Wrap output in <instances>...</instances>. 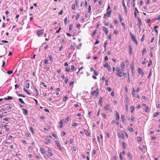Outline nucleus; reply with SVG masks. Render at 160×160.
Returning <instances> with one entry per match:
<instances>
[{
    "label": "nucleus",
    "instance_id": "obj_23",
    "mask_svg": "<svg viewBox=\"0 0 160 160\" xmlns=\"http://www.w3.org/2000/svg\"><path fill=\"white\" fill-rule=\"evenodd\" d=\"M128 130L131 132H132L134 131L133 129L132 128H131L129 127H128Z\"/></svg>",
    "mask_w": 160,
    "mask_h": 160
},
{
    "label": "nucleus",
    "instance_id": "obj_45",
    "mask_svg": "<svg viewBox=\"0 0 160 160\" xmlns=\"http://www.w3.org/2000/svg\"><path fill=\"white\" fill-rule=\"evenodd\" d=\"M17 95H18L19 97H23V98H25L26 97L25 96L23 95L22 94H18Z\"/></svg>",
    "mask_w": 160,
    "mask_h": 160
},
{
    "label": "nucleus",
    "instance_id": "obj_51",
    "mask_svg": "<svg viewBox=\"0 0 160 160\" xmlns=\"http://www.w3.org/2000/svg\"><path fill=\"white\" fill-rule=\"evenodd\" d=\"M13 72V71H8L7 72V73L8 74H12Z\"/></svg>",
    "mask_w": 160,
    "mask_h": 160
},
{
    "label": "nucleus",
    "instance_id": "obj_7",
    "mask_svg": "<svg viewBox=\"0 0 160 160\" xmlns=\"http://www.w3.org/2000/svg\"><path fill=\"white\" fill-rule=\"evenodd\" d=\"M104 67L106 68L109 72H110L111 70V68L110 66L108 63H106L104 66Z\"/></svg>",
    "mask_w": 160,
    "mask_h": 160
},
{
    "label": "nucleus",
    "instance_id": "obj_39",
    "mask_svg": "<svg viewBox=\"0 0 160 160\" xmlns=\"http://www.w3.org/2000/svg\"><path fill=\"white\" fill-rule=\"evenodd\" d=\"M68 98V97L67 96H65L63 98V102H65L66 101L67 99Z\"/></svg>",
    "mask_w": 160,
    "mask_h": 160
},
{
    "label": "nucleus",
    "instance_id": "obj_34",
    "mask_svg": "<svg viewBox=\"0 0 160 160\" xmlns=\"http://www.w3.org/2000/svg\"><path fill=\"white\" fill-rule=\"evenodd\" d=\"M152 61L151 60H150L149 61V62L148 63V67H149L152 64Z\"/></svg>",
    "mask_w": 160,
    "mask_h": 160
},
{
    "label": "nucleus",
    "instance_id": "obj_48",
    "mask_svg": "<svg viewBox=\"0 0 160 160\" xmlns=\"http://www.w3.org/2000/svg\"><path fill=\"white\" fill-rule=\"evenodd\" d=\"M118 15H119V18L120 22H122V17H121L120 14H119Z\"/></svg>",
    "mask_w": 160,
    "mask_h": 160
},
{
    "label": "nucleus",
    "instance_id": "obj_10",
    "mask_svg": "<svg viewBox=\"0 0 160 160\" xmlns=\"http://www.w3.org/2000/svg\"><path fill=\"white\" fill-rule=\"evenodd\" d=\"M138 74H141L142 76H143L144 75V72L142 70V69L140 68H138Z\"/></svg>",
    "mask_w": 160,
    "mask_h": 160
},
{
    "label": "nucleus",
    "instance_id": "obj_37",
    "mask_svg": "<svg viewBox=\"0 0 160 160\" xmlns=\"http://www.w3.org/2000/svg\"><path fill=\"white\" fill-rule=\"evenodd\" d=\"M128 104H125V107L126 109V111H128Z\"/></svg>",
    "mask_w": 160,
    "mask_h": 160
},
{
    "label": "nucleus",
    "instance_id": "obj_18",
    "mask_svg": "<svg viewBox=\"0 0 160 160\" xmlns=\"http://www.w3.org/2000/svg\"><path fill=\"white\" fill-rule=\"evenodd\" d=\"M120 66L121 68L124 69L125 68V64L124 62H122L121 63Z\"/></svg>",
    "mask_w": 160,
    "mask_h": 160
},
{
    "label": "nucleus",
    "instance_id": "obj_25",
    "mask_svg": "<svg viewBox=\"0 0 160 160\" xmlns=\"http://www.w3.org/2000/svg\"><path fill=\"white\" fill-rule=\"evenodd\" d=\"M45 140L47 141L48 142L50 143L51 141H52L51 139L49 138L48 137H47L45 138Z\"/></svg>",
    "mask_w": 160,
    "mask_h": 160
},
{
    "label": "nucleus",
    "instance_id": "obj_2",
    "mask_svg": "<svg viewBox=\"0 0 160 160\" xmlns=\"http://www.w3.org/2000/svg\"><path fill=\"white\" fill-rule=\"evenodd\" d=\"M91 95L92 96L95 95V98H97L99 94V90L98 88L91 92Z\"/></svg>",
    "mask_w": 160,
    "mask_h": 160
},
{
    "label": "nucleus",
    "instance_id": "obj_27",
    "mask_svg": "<svg viewBox=\"0 0 160 160\" xmlns=\"http://www.w3.org/2000/svg\"><path fill=\"white\" fill-rule=\"evenodd\" d=\"M13 99L12 97L10 96H8L7 98H4L5 100H10L11 99Z\"/></svg>",
    "mask_w": 160,
    "mask_h": 160
},
{
    "label": "nucleus",
    "instance_id": "obj_15",
    "mask_svg": "<svg viewBox=\"0 0 160 160\" xmlns=\"http://www.w3.org/2000/svg\"><path fill=\"white\" fill-rule=\"evenodd\" d=\"M122 5L123 6V7L124 8L125 12H127V7L125 5V4L124 3V1H122Z\"/></svg>",
    "mask_w": 160,
    "mask_h": 160
},
{
    "label": "nucleus",
    "instance_id": "obj_58",
    "mask_svg": "<svg viewBox=\"0 0 160 160\" xmlns=\"http://www.w3.org/2000/svg\"><path fill=\"white\" fill-rule=\"evenodd\" d=\"M68 78H65V81H64L65 83L66 84L68 82Z\"/></svg>",
    "mask_w": 160,
    "mask_h": 160
},
{
    "label": "nucleus",
    "instance_id": "obj_19",
    "mask_svg": "<svg viewBox=\"0 0 160 160\" xmlns=\"http://www.w3.org/2000/svg\"><path fill=\"white\" fill-rule=\"evenodd\" d=\"M135 108L133 106H131L130 107V109L131 110V112L132 113H133L134 112V110Z\"/></svg>",
    "mask_w": 160,
    "mask_h": 160
},
{
    "label": "nucleus",
    "instance_id": "obj_49",
    "mask_svg": "<svg viewBox=\"0 0 160 160\" xmlns=\"http://www.w3.org/2000/svg\"><path fill=\"white\" fill-rule=\"evenodd\" d=\"M25 86H26V87L28 88H29V87H30V84L29 83H27L26 84V85H25Z\"/></svg>",
    "mask_w": 160,
    "mask_h": 160
},
{
    "label": "nucleus",
    "instance_id": "obj_16",
    "mask_svg": "<svg viewBox=\"0 0 160 160\" xmlns=\"http://www.w3.org/2000/svg\"><path fill=\"white\" fill-rule=\"evenodd\" d=\"M128 48L129 49V53L130 55H131L132 54V47L131 45H129L128 46Z\"/></svg>",
    "mask_w": 160,
    "mask_h": 160
},
{
    "label": "nucleus",
    "instance_id": "obj_8",
    "mask_svg": "<svg viewBox=\"0 0 160 160\" xmlns=\"http://www.w3.org/2000/svg\"><path fill=\"white\" fill-rule=\"evenodd\" d=\"M44 32L43 29L39 30L37 32V35L38 36H40L41 35H42Z\"/></svg>",
    "mask_w": 160,
    "mask_h": 160
},
{
    "label": "nucleus",
    "instance_id": "obj_63",
    "mask_svg": "<svg viewBox=\"0 0 160 160\" xmlns=\"http://www.w3.org/2000/svg\"><path fill=\"white\" fill-rule=\"evenodd\" d=\"M125 116L124 115L122 114L121 116V118L122 119V120H123L125 119Z\"/></svg>",
    "mask_w": 160,
    "mask_h": 160
},
{
    "label": "nucleus",
    "instance_id": "obj_30",
    "mask_svg": "<svg viewBox=\"0 0 160 160\" xmlns=\"http://www.w3.org/2000/svg\"><path fill=\"white\" fill-rule=\"evenodd\" d=\"M135 98H140V96L138 94H136L135 93L134 94V95H132Z\"/></svg>",
    "mask_w": 160,
    "mask_h": 160
},
{
    "label": "nucleus",
    "instance_id": "obj_46",
    "mask_svg": "<svg viewBox=\"0 0 160 160\" xmlns=\"http://www.w3.org/2000/svg\"><path fill=\"white\" fill-rule=\"evenodd\" d=\"M142 138L141 137H137V140L138 142L141 141L142 140Z\"/></svg>",
    "mask_w": 160,
    "mask_h": 160
},
{
    "label": "nucleus",
    "instance_id": "obj_11",
    "mask_svg": "<svg viewBox=\"0 0 160 160\" xmlns=\"http://www.w3.org/2000/svg\"><path fill=\"white\" fill-rule=\"evenodd\" d=\"M52 153L51 152H48V154L45 155L44 156V157L46 158H48L49 157H51L52 156Z\"/></svg>",
    "mask_w": 160,
    "mask_h": 160
},
{
    "label": "nucleus",
    "instance_id": "obj_38",
    "mask_svg": "<svg viewBox=\"0 0 160 160\" xmlns=\"http://www.w3.org/2000/svg\"><path fill=\"white\" fill-rule=\"evenodd\" d=\"M19 101L22 103V104H24L25 103V102L23 101L22 99V98H19Z\"/></svg>",
    "mask_w": 160,
    "mask_h": 160
},
{
    "label": "nucleus",
    "instance_id": "obj_9",
    "mask_svg": "<svg viewBox=\"0 0 160 160\" xmlns=\"http://www.w3.org/2000/svg\"><path fill=\"white\" fill-rule=\"evenodd\" d=\"M102 29L105 34L106 35H107L108 32V29L104 26H102Z\"/></svg>",
    "mask_w": 160,
    "mask_h": 160
},
{
    "label": "nucleus",
    "instance_id": "obj_13",
    "mask_svg": "<svg viewBox=\"0 0 160 160\" xmlns=\"http://www.w3.org/2000/svg\"><path fill=\"white\" fill-rule=\"evenodd\" d=\"M138 13V11L137 8H135V11L134 12V13L135 15V17L136 18L137 16V13Z\"/></svg>",
    "mask_w": 160,
    "mask_h": 160
},
{
    "label": "nucleus",
    "instance_id": "obj_20",
    "mask_svg": "<svg viewBox=\"0 0 160 160\" xmlns=\"http://www.w3.org/2000/svg\"><path fill=\"white\" fill-rule=\"evenodd\" d=\"M127 154L130 159H132L133 158L132 156L130 154V153L129 152H127Z\"/></svg>",
    "mask_w": 160,
    "mask_h": 160
},
{
    "label": "nucleus",
    "instance_id": "obj_55",
    "mask_svg": "<svg viewBox=\"0 0 160 160\" xmlns=\"http://www.w3.org/2000/svg\"><path fill=\"white\" fill-rule=\"evenodd\" d=\"M102 98L101 97L100 98V99L99 100V103L101 105L102 104Z\"/></svg>",
    "mask_w": 160,
    "mask_h": 160
},
{
    "label": "nucleus",
    "instance_id": "obj_47",
    "mask_svg": "<svg viewBox=\"0 0 160 160\" xmlns=\"http://www.w3.org/2000/svg\"><path fill=\"white\" fill-rule=\"evenodd\" d=\"M65 70H66V71H67V72H70V68H68V67H66V68H65Z\"/></svg>",
    "mask_w": 160,
    "mask_h": 160
},
{
    "label": "nucleus",
    "instance_id": "obj_64",
    "mask_svg": "<svg viewBox=\"0 0 160 160\" xmlns=\"http://www.w3.org/2000/svg\"><path fill=\"white\" fill-rule=\"evenodd\" d=\"M79 16H80V15H79V14H77L76 15V20H78V18H79Z\"/></svg>",
    "mask_w": 160,
    "mask_h": 160
},
{
    "label": "nucleus",
    "instance_id": "obj_52",
    "mask_svg": "<svg viewBox=\"0 0 160 160\" xmlns=\"http://www.w3.org/2000/svg\"><path fill=\"white\" fill-rule=\"evenodd\" d=\"M66 132L64 131H62V132L61 135L62 137L66 135Z\"/></svg>",
    "mask_w": 160,
    "mask_h": 160
},
{
    "label": "nucleus",
    "instance_id": "obj_56",
    "mask_svg": "<svg viewBox=\"0 0 160 160\" xmlns=\"http://www.w3.org/2000/svg\"><path fill=\"white\" fill-rule=\"evenodd\" d=\"M50 68L48 67H46L44 68V69L46 70L47 71H48L50 70Z\"/></svg>",
    "mask_w": 160,
    "mask_h": 160
},
{
    "label": "nucleus",
    "instance_id": "obj_14",
    "mask_svg": "<svg viewBox=\"0 0 160 160\" xmlns=\"http://www.w3.org/2000/svg\"><path fill=\"white\" fill-rule=\"evenodd\" d=\"M115 116H116V120L119 119V113L115 111Z\"/></svg>",
    "mask_w": 160,
    "mask_h": 160
},
{
    "label": "nucleus",
    "instance_id": "obj_32",
    "mask_svg": "<svg viewBox=\"0 0 160 160\" xmlns=\"http://www.w3.org/2000/svg\"><path fill=\"white\" fill-rule=\"evenodd\" d=\"M84 132L87 136H89L90 135L89 133L88 132V131L87 130H84Z\"/></svg>",
    "mask_w": 160,
    "mask_h": 160
},
{
    "label": "nucleus",
    "instance_id": "obj_54",
    "mask_svg": "<svg viewBox=\"0 0 160 160\" xmlns=\"http://www.w3.org/2000/svg\"><path fill=\"white\" fill-rule=\"evenodd\" d=\"M97 32V30H95L92 32V36H93Z\"/></svg>",
    "mask_w": 160,
    "mask_h": 160
},
{
    "label": "nucleus",
    "instance_id": "obj_26",
    "mask_svg": "<svg viewBox=\"0 0 160 160\" xmlns=\"http://www.w3.org/2000/svg\"><path fill=\"white\" fill-rule=\"evenodd\" d=\"M119 158L121 160H125V159L122 157V152L120 153Z\"/></svg>",
    "mask_w": 160,
    "mask_h": 160
},
{
    "label": "nucleus",
    "instance_id": "obj_5",
    "mask_svg": "<svg viewBox=\"0 0 160 160\" xmlns=\"http://www.w3.org/2000/svg\"><path fill=\"white\" fill-rule=\"evenodd\" d=\"M130 36L131 38V39L133 41V42L135 43L136 45L138 44V42L137 41V39L134 36V35L132 34L131 32H130Z\"/></svg>",
    "mask_w": 160,
    "mask_h": 160
},
{
    "label": "nucleus",
    "instance_id": "obj_36",
    "mask_svg": "<svg viewBox=\"0 0 160 160\" xmlns=\"http://www.w3.org/2000/svg\"><path fill=\"white\" fill-rule=\"evenodd\" d=\"M158 114H159V112H158L154 113L153 114V116L154 117H156L158 115Z\"/></svg>",
    "mask_w": 160,
    "mask_h": 160
},
{
    "label": "nucleus",
    "instance_id": "obj_62",
    "mask_svg": "<svg viewBox=\"0 0 160 160\" xmlns=\"http://www.w3.org/2000/svg\"><path fill=\"white\" fill-rule=\"evenodd\" d=\"M155 19L156 20H158L160 21V15L158 17H157Z\"/></svg>",
    "mask_w": 160,
    "mask_h": 160
},
{
    "label": "nucleus",
    "instance_id": "obj_41",
    "mask_svg": "<svg viewBox=\"0 0 160 160\" xmlns=\"http://www.w3.org/2000/svg\"><path fill=\"white\" fill-rule=\"evenodd\" d=\"M136 92V91H135V88H132V95H134V94H135V92Z\"/></svg>",
    "mask_w": 160,
    "mask_h": 160
},
{
    "label": "nucleus",
    "instance_id": "obj_35",
    "mask_svg": "<svg viewBox=\"0 0 160 160\" xmlns=\"http://www.w3.org/2000/svg\"><path fill=\"white\" fill-rule=\"evenodd\" d=\"M49 58L50 60L52 62H53V58L52 55H50L49 56Z\"/></svg>",
    "mask_w": 160,
    "mask_h": 160
},
{
    "label": "nucleus",
    "instance_id": "obj_43",
    "mask_svg": "<svg viewBox=\"0 0 160 160\" xmlns=\"http://www.w3.org/2000/svg\"><path fill=\"white\" fill-rule=\"evenodd\" d=\"M122 146L123 149H125V148H126L125 143H124V142H123L122 143Z\"/></svg>",
    "mask_w": 160,
    "mask_h": 160
},
{
    "label": "nucleus",
    "instance_id": "obj_24",
    "mask_svg": "<svg viewBox=\"0 0 160 160\" xmlns=\"http://www.w3.org/2000/svg\"><path fill=\"white\" fill-rule=\"evenodd\" d=\"M35 92L34 94L35 96H37L38 95V90L36 88L35 89Z\"/></svg>",
    "mask_w": 160,
    "mask_h": 160
},
{
    "label": "nucleus",
    "instance_id": "obj_12",
    "mask_svg": "<svg viewBox=\"0 0 160 160\" xmlns=\"http://www.w3.org/2000/svg\"><path fill=\"white\" fill-rule=\"evenodd\" d=\"M40 151L43 154H45L46 153V152L45 151V149L43 148H40Z\"/></svg>",
    "mask_w": 160,
    "mask_h": 160
},
{
    "label": "nucleus",
    "instance_id": "obj_42",
    "mask_svg": "<svg viewBox=\"0 0 160 160\" xmlns=\"http://www.w3.org/2000/svg\"><path fill=\"white\" fill-rule=\"evenodd\" d=\"M113 33L115 35H118V31L117 30H114L113 31Z\"/></svg>",
    "mask_w": 160,
    "mask_h": 160
},
{
    "label": "nucleus",
    "instance_id": "obj_59",
    "mask_svg": "<svg viewBox=\"0 0 160 160\" xmlns=\"http://www.w3.org/2000/svg\"><path fill=\"white\" fill-rule=\"evenodd\" d=\"M75 5L74 4H72V8L73 10H75Z\"/></svg>",
    "mask_w": 160,
    "mask_h": 160
},
{
    "label": "nucleus",
    "instance_id": "obj_60",
    "mask_svg": "<svg viewBox=\"0 0 160 160\" xmlns=\"http://www.w3.org/2000/svg\"><path fill=\"white\" fill-rule=\"evenodd\" d=\"M74 83V82L73 81H72L71 82L69 83V86H73Z\"/></svg>",
    "mask_w": 160,
    "mask_h": 160
},
{
    "label": "nucleus",
    "instance_id": "obj_31",
    "mask_svg": "<svg viewBox=\"0 0 160 160\" xmlns=\"http://www.w3.org/2000/svg\"><path fill=\"white\" fill-rule=\"evenodd\" d=\"M23 91L24 92H26L28 94L30 95V93L25 88H23Z\"/></svg>",
    "mask_w": 160,
    "mask_h": 160
},
{
    "label": "nucleus",
    "instance_id": "obj_3",
    "mask_svg": "<svg viewBox=\"0 0 160 160\" xmlns=\"http://www.w3.org/2000/svg\"><path fill=\"white\" fill-rule=\"evenodd\" d=\"M116 71L118 72L116 73V74L119 77H121L122 76V69L117 67L116 68Z\"/></svg>",
    "mask_w": 160,
    "mask_h": 160
},
{
    "label": "nucleus",
    "instance_id": "obj_57",
    "mask_svg": "<svg viewBox=\"0 0 160 160\" xmlns=\"http://www.w3.org/2000/svg\"><path fill=\"white\" fill-rule=\"evenodd\" d=\"M52 135L53 137H55L56 138L58 137L54 133H52Z\"/></svg>",
    "mask_w": 160,
    "mask_h": 160
},
{
    "label": "nucleus",
    "instance_id": "obj_1",
    "mask_svg": "<svg viewBox=\"0 0 160 160\" xmlns=\"http://www.w3.org/2000/svg\"><path fill=\"white\" fill-rule=\"evenodd\" d=\"M110 6L109 4L108 7V8L107 9V12L106 13H105L104 15L103 18H105L106 17H109L110 16L111 13V10H110Z\"/></svg>",
    "mask_w": 160,
    "mask_h": 160
},
{
    "label": "nucleus",
    "instance_id": "obj_29",
    "mask_svg": "<svg viewBox=\"0 0 160 160\" xmlns=\"http://www.w3.org/2000/svg\"><path fill=\"white\" fill-rule=\"evenodd\" d=\"M63 124V121H60L59 122V127L60 128H62V127Z\"/></svg>",
    "mask_w": 160,
    "mask_h": 160
},
{
    "label": "nucleus",
    "instance_id": "obj_17",
    "mask_svg": "<svg viewBox=\"0 0 160 160\" xmlns=\"http://www.w3.org/2000/svg\"><path fill=\"white\" fill-rule=\"evenodd\" d=\"M22 110L23 111V113L25 115H26L28 114V111L27 109H24V108H22Z\"/></svg>",
    "mask_w": 160,
    "mask_h": 160
},
{
    "label": "nucleus",
    "instance_id": "obj_28",
    "mask_svg": "<svg viewBox=\"0 0 160 160\" xmlns=\"http://www.w3.org/2000/svg\"><path fill=\"white\" fill-rule=\"evenodd\" d=\"M6 107V108L7 110H10L11 109L12 107L11 106L9 105H7Z\"/></svg>",
    "mask_w": 160,
    "mask_h": 160
},
{
    "label": "nucleus",
    "instance_id": "obj_22",
    "mask_svg": "<svg viewBox=\"0 0 160 160\" xmlns=\"http://www.w3.org/2000/svg\"><path fill=\"white\" fill-rule=\"evenodd\" d=\"M29 131L31 132L32 134H34V132L33 130V128L32 127H30L29 128Z\"/></svg>",
    "mask_w": 160,
    "mask_h": 160
},
{
    "label": "nucleus",
    "instance_id": "obj_61",
    "mask_svg": "<svg viewBox=\"0 0 160 160\" xmlns=\"http://www.w3.org/2000/svg\"><path fill=\"white\" fill-rule=\"evenodd\" d=\"M138 21L139 23H140V24H142V21L140 18H138Z\"/></svg>",
    "mask_w": 160,
    "mask_h": 160
},
{
    "label": "nucleus",
    "instance_id": "obj_53",
    "mask_svg": "<svg viewBox=\"0 0 160 160\" xmlns=\"http://www.w3.org/2000/svg\"><path fill=\"white\" fill-rule=\"evenodd\" d=\"M105 83L106 85L107 86H108V80H106L105 81Z\"/></svg>",
    "mask_w": 160,
    "mask_h": 160
},
{
    "label": "nucleus",
    "instance_id": "obj_50",
    "mask_svg": "<svg viewBox=\"0 0 160 160\" xmlns=\"http://www.w3.org/2000/svg\"><path fill=\"white\" fill-rule=\"evenodd\" d=\"M146 50L145 48H144L142 51V55H143L144 53L146 52Z\"/></svg>",
    "mask_w": 160,
    "mask_h": 160
},
{
    "label": "nucleus",
    "instance_id": "obj_21",
    "mask_svg": "<svg viewBox=\"0 0 160 160\" xmlns=\"http://www.w3.org/2000/svg\"><path fill=\"white\" fill-rule=\"evenodd\" d=\"M125 99L126 102L125 104H128V103L129 102V100L128 98V96H126Z\"/></svg>",
    "mask_w": 160,
    "mask_h": 160
},
{
    "label": "nucleus",
    "instance_id": "obj_40",
    "mask_svg": "<svg viewBox=\"0 0 160 160\" xmlns=\"http://www.w3.org/2000/svg\"><path fill=\"white\" fill-rule=\"evenodd\" d=\"M69 142L70 144H72L73 142V139L72 138H71L70 139Z\"/></svg>",
    "mask_w": 160,
    "mask_h": 160
},
{
    "label": "nucleus",
    "instance_id": "obj_6",
    "mask_svg": "<svg viewBox=\"0 0 160 160\" xmlns=\"http://www.w3.org/2000/svg\"><path fill=\"white\" fill-rule=\"evenodd\" d=\"M55 143L57 146L60 150L62 151L63 150V148L61 147V144L58 141H55Z\"/></svg>",
    "mask_w": 160,
    "mask_h": 160
},
{
    "label": "nucleus",
    "instance_id": "obj_4",
    "mask_svg": "<svg viewBox=\"0 0 160 160\" xmlns=\"http://www.w3.org/2000/svg\"><path fill=\"white\" fill-rule=\"evenodd\" d=\"M104 108L106 111H109L110 112H112V108H110V106L109 104H107L104 106Z\"/></svg>",
    "mask_w": 160,
    "mask_h": 160
},
{
    "label": "nucleus",
    "instance_id": "obj_33",
    "mask_svg": "<svg viewBox=\"0 0 160 160\" xmlns=\"http://www.w3.org/2000/svg\"><path fill=\"white\" fill-rule=\"evenodd\" d=\"M91 6L90 5H89L88 6V12L90 13L91 11Z\"/></svg>",
    "mask_w": 160,
    "mask_h": 160
},
{
    "label": "nucleus",
    "instance_id": "obj_44",
    "mask_svg": "<svg viewBox=\"0 0 160 160\" xmlns=\"http://www.w3.org/2000/svg\"><path fill=\"white\" fill-rule=\"evenodd\" d=\"M149 110V108L148 107H146L145 108V111L146 112H147Z\"/></svg>",
    "mask_w": 160,
    "mask_h": 160
}]
</instances>
